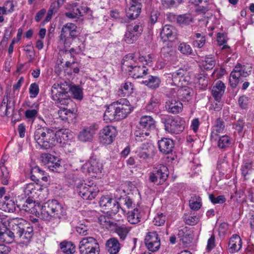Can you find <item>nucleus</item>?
<instances>
[{"mask_svg":"<svg viewBox=\"0 0 254 254\" xmlns=\"http://www.w3.org/2000/svg\"><path fill=\"white\" fill-rule=\"evenodd\" d=\"M20 210H24L30 213H36L41 219L51 221L54 219H61L66 215V209L57 200H49L41 207L40 212L35 208V203L31 198H28L22 204L17 205Z\"/></svg>","mask_w":254,"mask_h":254,"instance_id":"obj_1","label":"nucleus"},{"mask_svg":"<svg viewBox=\"0 0 254 254\" xmlns=\"http://www.w3.org/2000/svg\"><path fill=\"white\" fill-rule=\"evenodd\" d=\"M132 111L129 102L122 98L111 104L106 109L103 116L106 122L120 120L126 118Z\"/></svg>","mask_w":254,"mask_h":254,"instance_id":"obj_2","label":"nucleus"},{"mask_svg":"<svg viewBox=\"0 0 254 254\" xmlns=\"http://www.w3.org/2000/svg\"><path fill=\"white\" fill-rule=\"evenodd\" d=\"M34 139L44 149H51L62 142L57 138L55 130L47 127L37 128L34 132Z\"/></svg>","mask_w":254,"mask_h":254,"instance_id":"obj_3","label":"nucleus"},{"mask_svg":"<svg viewBox=\"0 0 254 254\" xmlns=\"http://www.w3.org/2000/svg\"><path fill=\"white\" fill-rule=\"evenodd\" d=\"M122 64V68L127 70L129 74L134 78H144L148 74V69L143 65H139L133 54L130 53L124 57Z\"/></svg>","mask_w":254,"mask_h":254,"instance_id":"obj_4","label":"nucleus"},{"mask_svg":"<svg viewBox=\"0 0 254 254\" xmlns=\"http://www.w3.org/2000/svg\"><path fill=\"white\" fill-rule=\"evenodd\" d=\"M69 88V85L66 82L55 83L52 86V99L57 106L67 105L71 102L68 94Z\"/></svg>","mask_w":254,"mask_h":254,"instance_id":"obj_5","label":"nucleus"},{"mask_svg":"<svg viewBox=\"0 0 254 254\" xmlns=\"http://www.w3.org/2000/svg\"><path fill=\"white\" fill-rule=\"evenodd\" d=\"M74 185L79 195L85 200H92L95 198L99 192L96 185L92 182L86 184L84 181L76 178Z\"/></svg>","mask_w":254,"mask_h":254,"instance_id":"obj_6","label":"nucleus"},{"mask_svg":"<svg viewBox=\"0 0 254 254\" xmlns=\"http://www.w3.org/2000/svg\"><path fill=\"white\" fill-rule=\"evenodd\" d=\"M161 122L164 125L165 129L171 133L178 134L182 132L185 127V122L181 118H173L169 115H161Z\"/></svg>","mask_w":254,"mask_h":254,"instance_id":"obj_7","label":"nucleus"},{"mask_svg":"<svg viewBox=\"0 0 254 254\" xmlns=\"http://www.w3.org/2000/svg\"><path fill=\"white\" fill-rule=\"evenodd\" d=\"M77 34V26L72 23H67L62 29L59 37V43L66 48H68Z\"/></svg>","mask_w":254,"mask_h":254,"instance_id":"obj_8","label":"nucleus"},{"mask_svg":"<svg viewBox=\"0 0 254 254\" xmlns=\"http://www.w3.org/2000/svg\"><path fill=\"white\" fill-rule=\"evenodd\" d=\"M78 249L80 254H99L100 252L99 243L92 237L83 238L79 242Z\"/></svg>","mask_w":254,"mask_h":254,"instance_id":"obj_9","label":"nucleus"},{"mask_svg":"<svg viewBox=\"0 0 254 254\" xmlns=\"http://www.w3.org/2000/svg\"><path fill=\"white\" fill-rule=\"evenodd\" d=\"M168 176V171L166 166L162 165L157 166L154 168L150 174L149 181L157 185L164 183Z\"/></svg>","mask_w":254,"mask_h":254,"instance_id":"obj_10","label":"nucleus"},{"mask_svg":"<svg viewBox=\"0 0 254 254\" xmlns=\"http://www.w3.org/2000/svg\"><path fill=\"white\" fill-rule=\"evenodd\" d=\"M100 206L110 215L117 214L120 209L119 203L108 195L102 196L99 201Z\"/></svg>","mask_w":254,"mask_h":254,"instance_id":"obj_11","label":"nucleus"},{"mask_svg":"<svg viewBox=\"0 0 254 254\" xmlns=\"http://www.w3.org/2000/svg\"><path fill=\"white\" fill-rule=\"evenodd\" d=\"M226 86L224 83L221 80H218L215 84L212 87L211 94L214 98L216 103V106L214 107L215 111H219L222 106L221 98L225 91Z\"/></svg>","mask_w":254,"mask_h":254,"instance_id":"obj_12","label":"nucleus"},{"mask_svg":"<svg viewBox=\"0 0 254 254\" xmlns=\"http://www.w3.org/2000/svg\"><path fill=\"white\" fill-rule=\"evenodd\" d=\"M15 241H17L20 246H27L30 243L33 235V229L32 227H27L25 229V227L15 233Z\"/></svg>","mask_w":254,"mask_h":254,"instance_id":"obj_13","label":"nucleus"},{"mask_svg":"<svg viewBox=\"0 0 254 254\" xmlns=\"http://www.w3.org/2000/svg\"><path fill=\"white\" fill-rule=\"evenodd\" d=\"M144 243L147 249L152 252L158 251L160 248V239L155 232H149L145 236Z\"/></svg>","mask_w":254,"mask_h":254,"instance_id":"obj_14","label":"nucleus"},{"mask_svg":"<svg viewBox=\"0 0 254 254\" xmlns=\"http://www.w3.org/2000/svg\"><path fill=\"white\" fill-rule=\"evenodd\" d=\"M116 136V129L112 126H107L102 129L99 133L100 142L105 145L111 144Z\"/></svg>","mask_w":254,"mask_h":254,"instance_id":"obj_15","label":"nucleus"},{"mask_svg":"<svg viewBox=\"0 0 254 254\" xmlns=\"http://www.w3.org/2000/svg\"><path fill=\"white\" fill-rule=\"evenodd\" d=\"M84 167L93 177H96V175L100 174L103 169L102 164L93 157L90 158L88 161L84 164Z\"/></svg>","mask_w":254,"mask_h":254,"instance_id":"obj_16","label":"nucleus"},{"mask_svg":"<svg viewBox=\"0 0 254 254\" xmlns=\"http://www.w3.org/2000/svg\"><path fill=\"white\" fill-rule=\"evenodd\" d=\"M42 161L46 165L47 168L56 172L60 171L62 166L57 161L56 158L50 154H43L41 156Z\"/></svg>","mask_w":254,"mask_h":254,"instance_id":"obj_17","label":"nucleus"},{"mask_svg":"<svg viewBox=\"0 0 254 254\" xmlns=\"http://www.w3.org/2000/svg\"><path fill=\"white\" fill-rule=\"evenodd\" d=\"M158 147L160 152L163 154L171 153L174 147V141L168 138H163L158 141Z\"/></svg>","mask_w":254,"mask_h":254,"instance_id":"obj_18","label":"nucleus"},{"mask_svg":"<svg viewBox=\"0 0 254 254\" xmlns=\"http://www.w3.org/2000/svg\"><path fill=\"white\" fill-rule=\"evenodd\" d=\"M176 29L172 25H165L161 32V37L164 41H173L177 38Z\"/></svg>","mask_w":254,"mask_h":254,"instance_id":"obj_19","label":"nucleus"},{"mask_svg":"<svg viewBox=\"0 0 254 254\" xmlns=\"http://www.w3.org/2000/svg\"><path fill=\"white\" fill-rule=\"evenodd\" d=\"M30 178L32 180L37 183H41V181L45 182L48 181V176L47 173L37 166L31 169Z\"/></svg>","mask_w":254,"mask_h":254,"instance_id":"obj_20","label":"nucleus"},{"mask_svg":"<svg viewBox=\"0 0 254 254\" xmlns=\"http://www.w3.org/2000/svg\"><path fill=\"white\" fill-rule=\"evenodd\" d=\"M186 71L183 69H179L174 72L172 75V81L174 85L179 87L183 86L187 82V77L185 76Z\"/></svg>","mask_w":254,"mask_h":254,"instance_id":"obj_21","label":"nucleus"},{"mask_svg":"<svg viewBox=\"0 0 254 254\" xmlns=\"http://www.w3.org/2000/svg\"><path fill=\"white\" fill-rule=\"evenodd\" d=\"M139 127L142 129L147 130L150 132L154 130L156 127L155 122L150 116H143L140 119Z\"/></svg>","mask_w":254,"mask_h":254,"instance_id":"obj_22","label":"nucleus"},{"mask_svg":"<svg viewBox=\"0 0 254 254\" xmlns=\"http://www.w3.org/2000/svg\"><path fill=\"white\" fill-rule=\"evenodd\" d=\"M15 241V232L6 228H0V242L10 244Z\"/></svg>","mask_w":254,"mask_h":254,"instance_id":"obj_23","label":"nucleus"},{"mask_svg":"<svg viewBox=\"0 0 254 254\" xmlns=\"http://www.w3.org/2000/svg\"><path fill=\"white\" fill-rule=\"evenodd\" d=\"M161 56L167 61H172L176 58V51L171 45L167 44L161 50Z\"/></svg>","mask_w":254,"mask_h":254,"instance_id":"obj_24","label":"nucleus"},{"mask_svg":"<svg viewBox=\"0 0 254 254\" xmlns=\"http://www.w3.org/2000/svg\"><path fill=\"white\" fill-rule=\"evenodd\" d=\"M95 133V129L94 127H86L79 132L78 138L82 142L90 141L92 140Z\"/></svg>","mask_w":254,"mask_h":254,"instance_id":"obj_25","label":"nucleus"},{"mask_svg":"<svg viewBox=\"0 0 254 254\" xmlns=\"http://www.w3.org/2000/svg\"><path fill=\"white\" fill-rule=\"evenodd\" d=\"M165 109L169 113L178 114L182 110L183 105L180 101L172 99L166 102Z\"/></svg>","mask_w":254,"mask_h":254,"instance_id":"obj_26","label":"nucleus"},{"mask_svg":"<svg viewBox=\"0 0 254 254\" xmlns=\"http://www.w3.org/2000/svg\"><path fill=\"white\" fill-rule=\"evenodd\" d=\"M242 240L238 235H233L230 239L228 250L230 253H233L240 251L242 248Z\"/></svg>","mask_w":254,"mask_h":254,"instance_id":"obj_27","label":"nucleus"},{"mask_svg":"<svg viewBox=\"0 0 254 254\" xmlns=\"http://www.w3.org/2000/svg\"><path fill=\"white\" fill-rule=\"evenodd\" d=\"M105 246L110 254H117L121 249V244L116 238L108 239L106 242Z\"/></svg>","mask_w":254,"mask_h":254,"instance_id":"obj_28","label":"nucleus"},{"mask_svg":"<svg viewBox=\"0 0 254 254\" xmlns=\"http://www.w3.org/2000/svg\"><path fill=\"white\" fill-rule=\"evenodd\" d=\"M25 224H26V221L20 218H14L8 221L9 229L15 233L22 230L24 227Z\"/></svg>","mask_w":254,"mask_h":254,"instance_id":"obj_29","label":"nucleus"},{"mask_svg":"<svg viewBox=\"0 0 254 254\" xmlns=\"http://www.w3.org/2000/svg\"><path fill=\"white\" fill-rule=\"evenodd\" d=\"M178 89L177 97L184 102H188L191 99L192 90L186 86H182Z\"/></svg>","mask_w":254,"mask_h":254,"instance_id":"obj_30","label":"nucleus"},{"mask_svg":"<svg viewBox=\"0 0 254 254\" xmlns=\"http://www.w3.org/2000/svg\"><path fill=\"white\" fill-rule=\"evenodd\" d=\"M225 127V123L223 119L221 118L217 119L212 127L211 132V137L216 139V137L219 133H222Z\"/></svg>","mask_w":254,"mask_h":254,"instance_id":"obj_31","label":"nucleus"},{"mask_svg":"<svg viewBox=\"0 0 254 254\" xmlns=\"http://www.w3.org/2000/svg\"><path fill=\"white\" fill-rule=\"evenodd\" d=\"M41 189V187L34 183L27 184L24 188V192L25 195L28 196V198L36 196L37 191Z\"/></svg>","mask_w":254,"mask_h":254,"instance_id":"obj_32","label":"nucleus"},{"mask_svg":"<svg viewBox=\"0 0 254 254\" xmlns=\"http://www.w3.org/2000/svg\"><path fill=\"white\" fill-rule=\"evenodd\" d=\"M141 82L151 89H156L160 86L161 80L157 76L149 75L146 79L143 80Z\"/></svg>","mask_w":254,"mask_h":254,"instance_id":"obj_33","label":"nucleus"},{"mask_svg":"<svg viewBox=\"0 0 254 254\" xmlns=\"http://www.w3.org/2000/svg\"><path fill=\"white\" fill-rule=\"evenodd\" d=\"M30 109L27 110L25 112V117L32 121H34L37 116L39 109V105L37 103H34L32 105H28Z\"/></svg>","mask_w":254,"mask_h":254,"instance_id":"obj_34","label":"nucleus"},{"mask_svg":"<svg viewBox=\"0 0 254 254\" xmlns=\"http://www.w3.org/2000/svg\"><path fill=\"white\" fill-rule=\"evenodd\" d=\"M141 7L139 4H131L129 8L126 11L127 16L130 19L136 18L140 13Z\"/></svg>","mask_w":254,"mask_h":254,"instance_id":"obj_35","label":"nucleus"},{"mask_svg":"<svg viewBox=\"0 0 254 254\" xmlns=\"http://www.w3.org/2000/svg\"><path fill=\"white\" fill-rule=\"evenodd\" d=\"M176 20L180 26L183 27L193 22V17L190 14L186 13L177 16Z\"/></svg>","mask_w":254,"mask_h":254,"instance_id":"obj_36","label":"nucleus"},{"mask_svg":"<svg viewBox=\"0 0 254 254\" xmlns=\"http://www.w3.org/2000/svg\"><path fill=\"white\" fill-rule=\"evenodd\" d=\"M154 149V146L151 144H143L142 150L139 153L138 156L140 158L146 159L152 155Z\"/></svg>","mask_w":254,"mask_h":254,"instance_id":"obj_37","label":"nucleus"},{"mask_svg":"<svg viewBox=\"0 0 254 254\" xmlns=\"http://www.w3.org/2000/svg\"><path fill=\"white\" fill-rule=\"evenodd\" d=\"M70 11L66 12L65 15L70 18H74L77 16H81L80 6L77 3H73L70 5Z\"/></svg>","mask_w":254,"mask_h":254,"instance_id":"obj_38","label":"nucleus"},{"mask_svg":"<svg viewBox=\"0 0 254 254\" xmlns=\"http://www.w3.org/2000/svg\"><path fill=\"white\" fill-rule=\"evenodd\" d=\"M133 85L130 82L127 81L123 84L118 91V95L121 97H124L126 94L132 92Z\"/></svg>","mask_w":254,"mask_h":254,"instance_id":"obj_39","label":"nucleus"},{"mask_svg":"<svg viewBox=\"0 0 254 254\" xmlns=\"http://www.w3.org/2000/svg\"><path fill=\"white\" fill-rule=\"evenodd\" d=\"M178 236L180 238V241H182L184 244H189L191 242V237L188 232L187 227L180 230Z\"/></svg>","mask_w":254,"mask_h":254,"instance_id":"obj_40","label":"nucleus"},{"mask_svg":"<svg viewBox=\"0 0 254 254\" xmlns=\"http://www.w3.org/2000/svg\"><path fill=\"white\" fill-rule=\"evenodd\" d=\"M240 77L241 74H240L238 70L235 68L231 72L229 78V83L232 88H234L237 87L239 83Z\"/></svg>","mask_w":254,"mask_h":254,"instance_id":"obj_41","label":"nucleus"},{"mask_svg":"<svg viewBox=\"0 0 254 254\" xmlns=\"http://www.w3.org/2000/svg\"><path fill=\"white\" fill-rule=\"evenodd\" d=\"M62 251L66 254H71L75 252V246L71 242H63L60 244Z\"/></svg>","mask_w":254,"mask_h":254,"instance_id":"obj_42","label":"nucleus"},{"mask_svg":"<svg viewBox=\"0 0 254 254\" xmlns=\"http://www.w3.org/2000/svg\"><path fill=\"white\" fill-rule=\"evenodd\" d=\"M128 222L132 224L138 223L140 221V214L137 208L129 212L127 216Z\"/></svg>","mask_w":254,"mask_h":254,"instance_id":"obj_43","label":"nucleus"},{"mask_svg":"<svg viewBox=\"0 0 254 254\" xmlns=\"http://www.w3.org/2000/svg\"><path fill=\"white\" fill-rule=\"evenodd\" d=\"M129 231V228L124 224L117 225L115 228V232L120 237V239L123 240L126 239Z\"/></svg>","mask_w":254,"mask_h":254,"instance_id":"obj_44","label":"nucleus"},{"mask_svg":"<svg viewBox=\"0 0 254 254\" xmlns=\"http://www.w3.org/2000/svg\"><path fill=\"white\" fill-rule=\"evenodd\" d=\"M160 104V100L153 97L151 98L149 102L146 105V110L152 112L157 111Z\"/></svg>","mask_w":254,"mask_h":254,"instance_id":"obj_45","label":"nucleus"},{"mask_svg":"<svg viewBox=\"0 0 254 254\" xmlns=\"http://www.w3.org/2000/svg\"><path fill=\"white\" fill-rule=\"evenodd\" d=\"M150 132L147 130L139 128L134 131L135 139L137 142H142L144 140L146 137L149 136Z\"/></svg>","mask_w":254,"mask_h":254,"instance_id":"obj_46","label":"nucleus"},{"mask_svg":"<svg viewBox=\"0 0 254 254\" xmlns=\"http://www.w3.org/2000/svg\"><path fill=\"white\" fill-rule=\"evenodd\" d=\"M69 91L71 92L74 99L79 100L82 99L83 91L82 88L79 86L72 85L70 87Z\"/></svg>","mask_w":254,"mask_h":254,"instance_id":"obj_47","label":"nucleus"},{"mask_svg":"<svg viewBox=\"0 0 254 254\" xmlns=\"http://www.w3.org/2000/svg\"><path fill=\"white\" fill-rule=\"evenodd\" d=\"M58 114L61 120L65 121H69L74 116L72 112L64 108L61 109Z\"/></svg>","mask_w":254,"mask_h":254,"instance_id":"obj_48","label":"nucleus"},{"mask_svg":"<svg viewBox=\"0 0 254 254\" xmlns=\"http://www.w3.org/2000/svg\"><path fill=\"white\" fill-rule=\"evenodd\" d=\"M138 38V34L132 32L130 29L127 28L124 39L128 44H132L136 41Z\"/></svg>","mask_w":254,"mask_h":254,"instance_id":"obj_49","label":"nucleus"},{"mask_svg":"<svg viewBox=\"0 0 254 254\" xmlns=\"http://www.w3.org/2000/svg\"><path fill=\"white\" fill-rule=\"evenodd\" d=\"M231 140L230 137L228 135H223L219 138L217 145L221 149H225L230 146Z\"/></svg>","mask_w":254,"mask_h":254,"instance_id":"obj_50","label":"nucleus"},{"mask_svg":"<svg viewBox=\"0 0 254 254\" xmlns=\"http://www.w3.org/2000/svg\"><path fill=\"white\" fill-rule=\"evenodd\" d=\"M0 177L1 183L4 185L8 184L9 178V172L5 166H0Z\"/></svg>","mask_w":254,"mask_h":254,"instance_id":"obj_51","label":"nucleus"},{"mask_svg":"<svg viewBox=\"0 0 254 254\" xmlns=\"http://www.w3.org/2000/svg\"><path fill=\"white\" fill-rule=\"evenodd\" d=\"M253 169V163L250 161L244 162L241 166V171L242 175L246 178L247 176L249 175Z\"/></svg>","mask_w":254,"mask_h":254,"instance_id":"obj_52","label":"nucleus"},{"mask_svg":"<svg viewBox=\"0 0 254 254\" xmlns=\"http://www.w3.org/2000/svg\"><path fill=\"white\" fill-rule=\"evenodd\" d=\"M189 205L191 209L197 210L201 206V198L199 196H194L189 200Z\"/></svg>","mask_w":254,"mask_h":254,"instance_id":"obj_53","label":"nucleus"},{"mask_svg":"<svg viewBox=\"0 0 254 254\" xmlns=\"http://www.w3.org/2000/svg\"><path fill=\"white\" fill-rule=\"evenodd\" d=\"M178 49L183 55H190L192 54L191 47L185 42L181 43L178 46Z\"/></svg>","mask_w":254,"mask_h":254,"instance_id":"obj_54","label":"nucleus"},{"mask_svg":"<svg viewBox=\"0 0 254 254\" xmlns=\"http://www.w3.org/2000/svg\"><path fill=\"white\" fill-rule=\"evenodd\" d=\"M2 207L5 211L13 212L16 210V204L14 200L8 199L3 200Z\"/></svg>","mask_w":254,"mask_h":254,"instance_id":"obj_55","label":"nucleus"},{"mask_svg":"<svg viewBox=\"0 0 254 254\" xmlns=\"http://www.w3.org/2000/svg\"><path fill=\"white\" fill-rule=\"evenodd\" d=\"M197 83L198 88L201 90H205L208 85L207 76L202 74L198 75L197 77Z\"/></svg>","mask_w":254,"mask_h":254,"instance_id":"obj_56","label":"nucleus"},{"mask_svg":"<svg viewBox=\"0 0 254 254\" xmlns=\"http://www.w3.org/2000/svg\"><path fill=\"white\" fill-rule=\"evenodd\" d=\"M99 221L101 225L104 227L112 226L114 225L113 220L109 217L106 215H101L99 217Z\"/></svg>","mask_w":254,"mask_h":254,"instance_id":"obj_57","label":"nucleus"},{"mask_svg":"<svg viewBox=\"0 0 254 254\" xmlns=\"http://www.w3.org/2000/svg\"><path fill=\"white\" fill-rule=\"evenodd\" d=\"M215 64V61L212 57H206L202 64L203 67L206 70L212 69Z\"/></svg>","mask_w":254,"mask_h":254,"instance_id":"obj_58","label":"nucleus"},{"mask_svg":"<svg viewBox=\"0 0 254 254\" xmlns=\"http://www.w3.org/2000/svg\"><path fill=\"white\" fill-rule=\"evenodd\" d=\"M8 96L6 95L4 98H5L6 104H5V107L6 109L8 115L10 113V110L13 113L15 110V102L14 100L8 99Z\"/></svg>","mask_w":254,"mask_h":254,"instance_id":"obj_59","label":"nucleus"},{"mask_svg":"<svg viewBox=\"0 0 254 254\" xmlns=\"http://www.w3.org/2000/svg\"><path fill=\"white\" fill-rule=\"evenodd\" d=\"M209 198L213 204H222L226 201V198L224 195H219L215 197L213 194L209 195Z\"/></svg>","mask_w":254,"mask_h":254,"instance_id":"obj_60","label":"nucleus"},{"mask_svg":"<svg viewBox=\"0 0 254 254\" xmlns=\"http://www.w3.org/2000/svg\"><path fill=\"white\" fill-rule=\"evenodd\" d=\"M39 92V85L36 83H32L29 87L30 97L35 98Z\"/></svg>","mask_w":254,"mask_h":254,"instance_id":"obj_61","label":"nucleus"},{"mask_svg":"<svg viewBox=\"0 0 254 254\" xmlns=\"http://www.w3.org/2000/svg\"><path fill=\"white\" fill-rule=\"evenodd\" d=\"M184 220L186 224L192 226L197 223L199 221V218L195 215H189L186 216Z\"/></svg>","mask_w":254,"mask_h":254,"instance_id":"obj_62","label":"nucleus"},{"mask_svg":"<svg viewBox=\"0 0 254 254\" xmlns=\"http://www.w3.org/2000/svg\"><path fill=\"white\" fill-rule=\"evenodd\" d=\"M166 221L165 216L162 213L158 214L157 216H156L153 220V222L154 225L158 226H162L163 225Z\"/></svg>","mask_w":254,"mask_h":254,"instance_id":"obj_63","label":"nucleus"},{"mask_svg":"<svg viewBox=\"0 0 254 254\" xmlns=\"http://www.w3.org/2000/svg\"><path fill=\"white\" fill-rule=\"evenodd\" d=\"M76 232L80 235L86 236L88 234L89 229L88 226L83 224H80L75 228Z\"/></svg>","mask_w":254,"mask_h":254,"instance_id":"obj_64","label":"nucleus"}]
</instances>
